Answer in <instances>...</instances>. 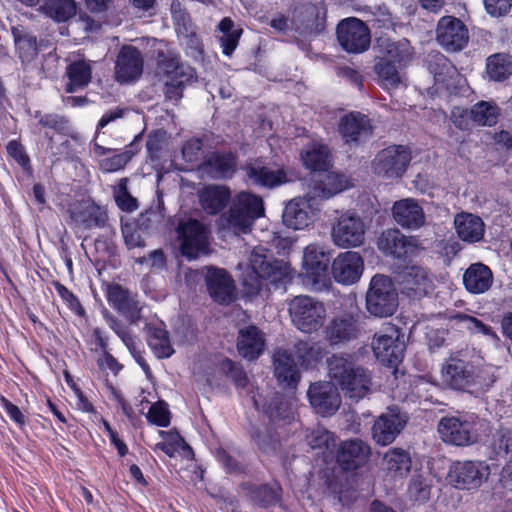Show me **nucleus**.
<instances>
[{"instance_id":"nucleus-1","label":"nucleus","mask_w":512,"mask_h":512,"mask_svg":"<svg viewBox=\"0 0 512 512\" xmlns=\"http://www.w3.org/2000/svg\"><path fill=\"white\" fill-rule=\"evenodd\" d=\"M249 263L251 274L244 279V285L250 294L268 290L270 285L278 288L290 279L288 264L275 259L263 246H257L251 251Z\"/></svg>"},{"instance_id":"nucleus-2","label":"nucleus","mask_w":512,"mask_h":512,"mask_svg":"<svg viewBox=\"0 0 512 512\" xmlns=\"http://www.w3.org/2000/svg\"><path fill=\"white\" fill-rule=\"evenodd\" d=\"M328 375L336 386H339L345 397L358 402L371 389V373L356 364L351 357L334 354L328 361Z\"/></svg>"},{"instance_id":"nucleus-3","label":"nucleus","mask_w":512,"mask_h":512,"mask_svg":"<svg viewBox=\"0 0 512 512\" xmlns=\"http://www.w3.org/2000/svg\"><path fill=\"white\" fill-rule=\"evenodd\" d=\"M264 211L261 197L240 192L233 198L228 213L221 217V225L235 235L247 234L255 220L264 215Z\"/></svg>"},{"instance_id":"nucleus-4","label":"nucleus","mask_w":512,"mask_h":512,"mask_svg":"<svg viewBox=\"0 0 512 512\" xmlns=\"http://www.w3.org/2000/svg\"><path fill=\"white\" fill-rule=\"evenodd\" d=\"M156 59L162 73L165 97L178 102L183 96L185 87L195 78L194 69L180 63L178 53L173 50H159Z\"/></svg>"},{"instance_id":"nucleus-5","label":"nucleus","mask_w":512,"mask_h":512,"mask_svg":"<svg viewBox=\"0 0 512 512\" xmlns=\"http://www.w3.org/2000/svg\"><path fill=\"white\" fill-rule=\"evenodd\" d=\"M367 311L379 318L392 316L398 308V294L391 279L375 275L366 294Z\"/></svg>"},{"instance_id":"nucleus-6","label":"nucleus","mask_w":512,"mask_h":512,"mask_svg":"<svg viewBox=\"0 0 512 512\" xmlns=\"http://www.w3.org/2000/svg\"><path fill=\"white\" fill-rule=\"evenodd\" d=\"M441 380L444 385L456 390H464L472 385L489 387L494 382L492 377L486 380L480 374L476 375L473 365L457 355H451L442 364Z\"/></svg>"},{"instance_id":"nucleus-7","label":"nucleus","mask_w":512,"mask_h":512,"mask_svg":"<svg viewBox=\"0 0 512 512\" xmlns=\"http://www.w3.org/2000/svg\"><path fill=\"white\" fill-rule=\"evenodd\" d=\"M289 313L293 324L304 333L320 329L326 318L323 303L310 296H297L289 303Z\"/></svg>"},{"instance_id":"nucleus-8","label":"nucleus","mask_w":512,"mask_h":512,"mask_svg":"<svg viewBox=\"0 0 512 512\" xmlns=\"http://www.w3.org/2000/svg\"><path fill=\"white\" fill-rule=\"evenodd\" d=\"M366 224L355 212H344L339 215L331 226V240L339 248H356L365 240Z\"/></svg>"},{"instance_id":"nucleus-9","label":"nucleus","mask_w":512,"mask_h":512,"mask_svg":"<svg viewBox=\"0 0 512 512\" xmlns=\"http://www.w3.org/2000/svg\"><path fill=\"white\" fill-rule=\"evenodd\" d=\"M176 232L180 251L188 259H196L208 249L207 229L198 220L189 219L180 222Z\"/></svg>"},{"instance_id":"nucleus-10","label":"nucleus","mask_w":512,"mask_h":512,"mask_svg":"<svg viewBox=\"0 0 512 512\" xmlns=\"http://www.w3.org/2000/svg\"><path fill=\"white\" fill-rule=\"evenodd\" d=\"M411 160L409 149L393 145L381 150L373 160L374 173L387 179L401 177Z\"/></svg>"},{"instance_id":"nucleus-11","label":"nucleus","mask_w":512,"mask_h":512,"mask_svg":"<svg viewBox=\"0 0 512 512\" xmlns=\"http://www.w3.org/2000/svg\"><path fill=\"white\" fill-rule=\"evenodd\" d=\"M336 33L340 46L348 53H362L370 46L369 28L358 18L341 20L337 25Z\"/></svg>"},{"instance_id":"nucleus-12","label":"nucleus","mask_w":512,"mask_h":512,"mask_svg":"<svg viewBox=\"0 0 512 512\" xmlns=\"http://www.w3.org/2000/svg\"><path fill=\"white\" fill-rule=\"evenodd\" d=\"M490 468L483 461H463L454 463L449 478L458 489H476L489 477Z\"/></svg>"},{"instance_id":"nucleus-13","label":"nucleus","mask_w":512,"mask_h":512,"mask_svg":"<svg viewBox=\"0 0 512 512\" xmlns=\"http://www.w3.org/2000/svg\"><path fill=\"white\" fill-rule=\"evenodd\" d=\"M307 397L315 413L322 417L334 415L341 406V396L334 382L318 381L312 383Z\"/></svg>"},{"instance_id":"nucleus-14","label":"nucleus","mask_w":512,"mask_h":512,"mask_svg":"<svg viewBox=\"0 0 512 512\" xmlns=\"http://www.w3.org/2000/svg\"><path fill=\"white\" fill-rule=\"evenodd\" d=\"M441 439L455 446H466L476 441V429L472 420L467 417H444L438 425Z\"/></svg>"},{"instance_id":"nucleus-15","label":"nucleus","mask_w":512,"mask_h":512,"mask_svg":"<svg viewBox=\"0 0 512 512\" xmlns=\"http://www.w3.org/2000/svg\"><path fill=\"white\" fill-rule=\"evenodd\" d=\"M436 40L447 51H461L469 41L468 29L460 19L443 16L437 24Z\"/></svg>"},{"instance_id":"nucleus-16","label":"nucleus","mask_w":512,"mask_h":512,"mask_svg":"<svg viewBox=\"0 0 512 512\" xmlns=\"http://www.w3.org/2000/svg\"><path fill=\"white\" fill-rule=\"evenodd\" d=\"M371 347L377 360L385 365L394 366L403 359L405 346L396 328H390L389 333H376Z\"/></svg>"},{"instance_id":"nucleus-17","label":"nucleus","mask_w":512,"mask_h":512,"mask_svg":"<svg viewBox=\"0 0 512 512\" xmlns=\"http://www.w3.org/2000/svg\"><path fill=\"white\" fill-rule=\"evenodd\" d=\"M377 246L384 254L397 259L416 256L419 251L418 241L413 237H406L397 229L382 232Z\"/></svg>"},{"instance_id":"nucleus-18","label":"nucleus","mask_w":512,"mask_h":512,"mask_svg":"<svg viewBox=\"0 0 512 512\" xmlns=\"http://www.w3.org/2000/svg\"><path fill=\"white\" fill-rule=\"evenodd\" d=\"M144 58L134 46H123L115 62V79L121 83L136 81L143 72Z\"/></svg>"},{"instance_id":"nucleus-19","label":"nucleus","mask_w":512,"mask_h":512,"mask_svg":"<svg viewBox=\"0 0 512 512\" xmlns=\"http://www.w3.org/2000/svg\"><path fill=\"white\" fill-rule=\"evenodd\" d=\"M363 270L364 261L358 252H342L332 262V275L335 281L344 285L356 283Z\"/></svg>"},{"instance_id":"nucleus-20","label":"nucleus","mask_w":512,"mask_h":512,"mask_svg":"<svg viewBox=\"0 0 512 512\" xmlns=\"http://www.w3.org/2000/svg\"><path fill=\"white\" fill-rule=\"evenodd\" d=\"M205 280L210 296L221 304H228L234 299V284L230 275L222 268L205 267Z\"/></svg>"},{"instance_id":"nucleus-21","label":"nucleus","mask_w":512,"mask_h":512,"mask_svg":"<svg viewBox=\"0 0 512 512\" xmlns=\"http://www.w3.org/2000/svg\"><path fill=\"white\" fill-rule=\"evenodd\" d=\"M108 303L129 321L136 322L140 318L141 306L137 300V294L125 289L119 284L108 287Z\"/></svg>"},{"instance_id":"nucleus-22","label":"nucleus","mask_w":512,"mask_h":512,"mask_svg":"<svg viewBox=\"0 0 512 512\" xmlns=\"http://www.w3.org/2000/svg\"><path fill=\"white\" fill-rule=\"evenodd\" d=\"M377 59L405 66L412 58L413 48L410 42L403 38L393 40L389 37L381 36L376 40Z\"/></svg>"},{"instance_id":"nucleus-23","label":"nucleus","mask_w":512,"mask_h":512,"mask_svg":"<svg viewBox=\"0 0 512 512\" xmlns=\"http://www.w3.org/2000/svg\"><path fill=\"white\" fill-rule=\"evenodd\" d=\"M406 422L407 419L404 415L393 411L380 415L372 427L373 439L382 446L391 444L400 434Z\"/></svg>"},{"instance_id":"nucleus-24","label":"nucleus","mask_w":512,"mask_h":512,"mask_svg":"<svg viewBox=\"0 0 512 512\" xmlns=\"http://www.w3.org/2000/svg\"><path fill=\"white\" fill-rule=\"evenodd\" d=\"M274 375L286 387H296L301 379L300 370L292 351L279 349L273 356Z\"/></svg>"},{"instance_id":"nucleus-25","label":"nucleus","mask_w":512,"mask_h":512,"mask_svg":"<svg viewBox=\"0 0 512 512\" xmlns=\"http://www.w3.org/2000/svg\"><path fill=\"white\" fill-rule=\"evenodd\" d=\"M370 455V447L360 439H350L341 443L337 452V462L343 470L352 471L362 466Z\"/></svg>"},{"instance_id":"nucleus-26","label":"nucleus","mask_w":512,"mask_h":512,"mask_svg":"<svg viewBox=\"0 0 512 512\" xmlns=\"http://www.w3.org/2000/svg\"><path fill=\"white\" fill-rule=\"evenodd\" d=\"M71 220L83 229L103 228L108 216L106 211L93 202H83L69 209Z\"/></svg>"},{"instance_id":"nucleus-27","label":"nucleus","mask_w":512,"mask_h":512,"mask_svg":"<svg viewBox=\"0 0 512 512\" xmlns=\"http://www.w3.org/2000/svg\"><path fill=\"white\" fill-rule=\"evenodd\" d=\"M399 280L406 293L415 298L428 294L433 287V281L428 272L420 266L406 267L399 275Z\"/></svg>"},{"instance_id":"nucleus-28","label":"nucleus","mask_w":512,"mask_h":512,"mask_svg":"<svg viewBox=\"0 0 512 512\" xmlns=\"http://www.w3.org/2000/svg\"><path fill=\"white\" fill-rule=\"evenodd\" d=\"M370 119L359 112H351L341 118L339 132L346 142L358 143L372 134Z\"/></svg>"},{"instance_id":"nucleus-29","label":"nucleus","mask_w":512,"mask_h":512,"mask_svg":"<svg viewBox=\"0 0 512 512\" xmlns=\"http://www.w3.org/2000/svg\"><path fill=\"white\" fill-rule=\"evenodd\" d=\"M329 255L323 247L309 244L304 249L303 267L314 283L324 282L327 278Z\"/></svg>"},{"instance_id":"nucleus-30","label":"nucleus","mask_w":512,"mask_h":512,"mask_svg":"<svg viewBox=\"0 0 512 512\" xmlns=\"http://www.w3.org/2000/svg\"><path fill=\"white\" fill-rule=\"evenodd\" d=\"M265 338L262 331L254 325L239 329L237 349L239 354L249 360L257 359L264 351Z\"/></svg>"},{"instance_id":"nucleus-31","label":"nucleus","mask_w":512,"mask_h":512,"mask_svg":"<svg viewBox=\"0 0 512 512\" xmlns=\"http://www.w3.org/2000/svg\"><path fill=\"white\" fill-rule=\"evenodd\" d=\"M393 217L395 221L406 229H419L425 223V214L422 207L413 199H403L394 203Z\"/></svg>"},{"instance_id":"nucleus-32","label":"nucleus","mask_w":512,"mask_h":512,"mask_svg":"<svg viewBox=\"0 0 512 512\" xmlns=\"http://www.w3.org/2000/svg\"><path fill=\"white\" fill-rule=\"evenodd\" d=\"M356 319L346 315L333 319L326 327V339L330 344L336 345L356 339L359 335Z\"/></svg>"},{"instance_id":"nucleus-33","label":"nucleus","mask_w":512,"mask_h":512,"mask_svg":"<svg viewBox=\"0 0 512 512\" xmlns=\"http://www.w3.org/2000/svg\"><path fill=\"white\" fill-rule=\"evenodd\" d=\"M493 283L491 269L483 263L471 264L463 274L465 289L471 294H483L487 292Z\"/></svg>"},{"instance_id":"nucleus-34","label":"nucleus","mask_w":512,"mask_h":512,"mask_svg":"<svg viewBox=\"0 0 512 512\" xmlns=\"http://www.w3.org/2000/svg\"><path fill=\"white\" fill-rule=\"evenodd\" d=\"M349 187V182L342 174L335 172H326L319 174L313 179L311 189L312 197L329 199Z\"/></svg>"},{"instance_id":"nucleus-35","label":"nucleus","mask_w":512,"mask_h":512,"mask_svg":"<svg viewBox=\"0 0 512 512\" xmlns=\"http://www.w3.org/2000/svg\"><path fill=\"white\" fill-rule=\"evenodd\" d=\"M454 225L458 237L464 242L475 243L482 240L484 236V222L474 214L465 212L457 214Z\"/></svg>"},{"instance_id":"nucleus-36","label":"nucleus","mask_w":512,"mask_h":512,"mask_svg":"<svg viewBox=\"0 0 512 512\" xmlns=\"http://www.w3.org/2000/svg\"><path fill=\"white\" fill-rule=\"evenodd\" d=\"M313 217L309 201L307 199L291 200L284 208L283 222L292 229L299 230L307 227Z\"/></svg>"},{"instance_id":"nucleus-37","label":"nucleus","mask_w":512,"mask_h":512,"mask_svg":"<svg viewBox=\"0 0 512 512\" xmlns=\"http://www.w3.org/2000/svg\"><path fill=\"white\" fill-rule=\"evenodd\" d=\"M65 76L68 78L65 90L73 93L86 88L92 79V61L77 59L66 67Z\"/></svg>"},{"instance_id":"nucleus-38","label":"nucleus","mask_w":512,"mask_h":512,"mask_svg":"<svg viewBox=\"0 0 512 512\" xmlns=\"http://www.w3.org/2000/svg\"><path fill=\"white\" fill-rule=\"evenodd\" d=\"M246 175L251 183L267 188H274L288 181L283 169L274 170L257 163L246 167Z\"/></svg>"},{"instance_id":"nucleus-39","label":"nucleus","mask_w":512,"mask_h":512,"mask_svg":"<svg viewBox=\"0 0 512 512\" xmlns=\"http://www.w3.org/2000/svg\"><path fill=\"white\" fill-rule=\"evenodd\" d=\"M303 165L312 171L326 172L331 165V154L328 147L318 141L307 144L301 152Z\"/></svg>"},{"instance_id":"nucleus-40","label":"nucleus","mask_w":512,"mask_h":512,"mask_svg":"<svg viewBox=\"0 0 512 512\" xmlns=\"http://www.w3.org/2000/svg\"><path fill=\"white\" fill-rule=\"evenodd\" d=\"M203 169L213 178H228L236 169V156L231 152H213L203 162Z\"/></svg>"},{"instance_id":"nucleus-41","label":"nucleus","mask_w":512,"mask_h":512,"mask_svg":"<svg viewBox=\"0 0 512 512\" xmlns=\"http://www.w3.org/2000/svg\"><path fill=\"white\" fill-rule=\"evenodd\" d=\"M230 198V190L224 186H207L199 194L201 207L211 215L220 212Z\"/></svg>"},{"instance_id":"nucleus-42","label":"nucleus","mask_w":512,"mask_h":512,"mask_svg":"<svg viewBox=\"0 0 512 512\" xmlns=\"http://www.w3.org/2000/svg\"><path fill=\"white\" fill-rule=\"evenodd\" d=\"M409 453L400 448L388 450L383 457V469L393 478L406 476L411 469Z\"/></svg>"},{"instance_id":"nucleus-43","label":"nucleus","mask_w":512,"mask_h":512,"mask_svg":"<svg viewBox=\"0 0 512 512\" xmlns=\"http://www.w3.org/2000/svg\"><path fill=\"white\" fill-rule=\"evenodd\" d=\"M243 489L247 491L250 499L261 507L272 506L280 501L281 487L277 483L262 485L244 484Z\"/></svg>"},{"instance_id":"nucleus-44","label":"nucleus","mask_w":512,"mask_h":512,"mask_svg":"<svg viewBox=\"0 0 512 512\" xmlns=\"http://www.w3.org/2000/svg\"><path fill=\"white\" fill-rule=\"evenodd\" d=\"M403 66L375 58L374 71L380 85L385 89L396 88L402 83L399 69Z\"/></svg>"},{"instance_id":"nucleus-45","label":"nucleus","mask_w":512,"mask_h":512,"mask_svg":"<svg viewBox=\"0 0 512 512\" xmlns=\"http://www.w3.org/2000/svg\"><path fill=\"white\" fill-rule=\"evenodd\" d=\"M292 353L304 368L315 367L323 357V349L320 344L305 341L296 343Z\"/></svg>"},{"instance_id":"nucleus-46","label":"nucleus","mask_w":512,"mask_h":512,"mask_svg":"<svg viewBox=\"0 0 512 512\" xmlns=\"http://www.w3.org/2000/svg\"><path fill=\"white\" fill-rule=\"evenodd\" d=\"M234 26V22L229 17L223 18L218 25V29L222 33L219 41L222 47V52L226 56H231L233 54L242 35V29H235Z\"/></svg>"},{"instance_id":"nucleus-47","label":"nucleus","mask_w":512,"mask_h":512,"mask_svg":"<svg viewBox=\"0 0 512 512\" xmlns=\"http://www.w3.org/2000/svg\"><path fill=\"white\" fill-rule=\"evenodd\" d=\"M472 121L481 126H493L497 123L500 108L490 101H479L471 108Z\"/></svg>"},{"instance_id":"nucleus-48","label":"nucleus","mask_w":512,"mask_h":512,"mask_svg":"<svg viewBox=\"0 0 512 512\" xmlns=\"http://www.w3.org/2000/svg\"><path fill=\"white\" fill-rule=\"evenodd\" d=\"M148 345L158 358H169L174 353L168 332L160 327L150 330Z\"/></svg>"},{"instance_id":"nucleus-49","label":"nucleus","mask_w":512,"mask_h":512,"mask_svg":"<svg viewBox=\"0 0 512 512\" xmlns=\"http://www.w3.org/2000/svg\"><path fill=\"white\" fill-rule=\"evenodd\" d=\"M487 73L495 81H504L512 73L511 58L505 54H495L487 59Z\"/></svg>"},{"instance_id":"nucleus-50","label":"nucleus","mask_w":512,"mask_h":512,"mask_svg":"<svg viewBox=\"0 0 512 512\" xmlns=\"http://www.w3.org/2000/svg\"><path fill=\"white\" fill-rule=\"evenodd\" d=\"M306 441L313 450H332L336 446L334 434L324 427L311 430L306 435Z\"/></svg>"},{"instance_id":"nucleus-51","label":"nucleus","mask_w":512,"mask_h":512,"mask_svg":"<svg viewBox=\"0 0 512 512\" xmlns=\"http://www.w3.org/2000/svg\"><path fill=\"white\" fill-rule=\"evenodd\" d=\"M13 37L19 57L22 61H31L38 52L36 37L28 33L13 30Z\"/></svg>"},{"instance_id":"nucleus-52","label":"nucleus","mask_w":512,"mask_h":512,"mask_svg":"<svg viewBox=\"0 0 512 512\" xmlns=\"http://www.w3.org/2000/svg\"><path fill=\"white\" fill-rule=\"evenodd\" d=\"M45 7L49 15L58 22H64L76 14L74 0H45Z\"/></svg>"},{"instance_id":"nucleus-53","label":"nucleus","mask_w":512,"mask_h":512,"mask_svg":"<svg viewBox=\"0 0 512 512\" xmlns=\"http://www.w3.org/2000/svg\"><path fill=\"white\" fill-rule=\"evenodd\" d=\"M455 319L471 333H480L489 338L494 343L499 341V337L497 333L492 329V327L486 325L481 320L464 313H458L455 316Z\"/></svg>"},{"instance_id":"nucleus-54","label":"nucleus","mask_w":512,"mask_h":512,"mask_svg":"<svg viewBox=\"0 0 512 512\" xmlns=\"http://www.w3.org/2000/svg\"><path fill=\"white\" fill-rule=\"evenodd\" d=\"M135 152L132 149H126L100 161V169L103 172L110 173L123 169L134 157Z\"/></svg>"},{"instance_id":"nucleus-55","label":"nucleus","mask_w":512,"mask_h":512,"mask_svg":"<svg viewBox=\"0 0 512 512\" xmlns=\"http://www.w3.org/2000/svg\"><path fill=\"white\" fill-rule=\"evenodd\" d=\"M410 500L418 503H425L430 497V485L422 475H414L408 487Z\"/></svg>"},{"instance_id":"nucleus-56","label":"nucleus","mask_w":512,"mask_h":512,"mask_svg":"<svg viewBox=\"0 0 512 512\" xmlns=\"http://www.w3.org/2000/svg\"><path fill=\"white\" fill-rule=\"evenodd\" d=\"M117 205L124 211L132 212L137 209L136 199L128 191V179L122 178L114 188Z\"/></svg>"},{"instance_id":"nucleus-57","label":"nucleus","mask_w":512,"mask_h":512,"mask_svg":"<svg viewBox=\"0 0 512 512\" xmlns=\"http://www.w3.org/2000/svg\"><path fill=\"white\" fill-rule=\"evenodd\" d=\"M491 446L497 455L512 451V429L500 426L493 435Z\"/></svg>"},{"instance_id":"nucleus-58","label":"nucleus","mask_w":512,"mask_h":512,"mask_svg":"<svg viewBox=\"0 0 512 512\" xmlns=\"http://www.w3.org/2000/svg\"><path fill=\"white\" fill-rule=\"evenodd\" d=\"M220 369L231 378L237 387L244 388L247 385L248 378L239 364L230 359H224L220 363Z\"/></svg>"},{"instance_id":"nucleus-59","label":"nucleus","mask_w":512,"mask_h":512,"mask_svg":"<svg viewBox=\"0 0 512 512\" xmlns=\"http://www.w3.org/2000/svg\"><path fill=\"white\" fill-rule=\"evenodd\" d=\"M147 419L150 423L160 427L169 426L170 412L168 410V405L163 401L154 403L147 413Z\"/></svg>"},{"instance_id":"nucleus-60","label":"nucleus","mask_w":512,"mask_h":512,"mask_svg":"<svg viewBox=\"0 0 512 512\" xmlns=\"http://www.w3.org/2000/svg\"><path fill=\"white\" fill-rule=\"evenodd\" d=\"M35 117H39V124L57 133H64L68 129V120L59 114H41L37 112Z\"/></svg>"},{"instance_id":"nucleus-61","label":"nucleus","mask_w":512,"mask_h":512,"mask_svg":"<svg viewBox=\"0 0 512 512\" xmlns=\"http://www.w3.org/2000/svg\"><path fill=\"white\" fill-rule=\"evenodd\" d=\"M203 140L201 138H191L185 142L182 147V154L187 162H196L203 156Z\"/></svg>"},{"instance_id":"nucleus-62","label":"nucleus","mask_w":512,"mask_h":512,"mask_svg":"<svg viewBox=\"0 0 512 512\" xmlns=\"http://www.w3.org/2000/svg\"><path fill=\"white\" fill-rule=\"evenodd\" d=\"M107 322L109 327L120 337L129 351L135 352V338L131 335L127 327L112 316L107 318Z\"/></svg>"},{"instance_id":"nucleus-63","label":"nucleus","mask_w":512,"mask_h":512,"mask_svg":"<svg viewBox=\"0 0 512 512\" xmlns=\"http://www.w3.org/2000/svg\"><path fill=\"white\" fill-rule=\"evenodd\" d=\"M253 438L259 449L264 453H274L277 451L280 445L278 439L274 438L268 429H265L264 432H254Z\"/></svg>"},{"instance_id":"nucleus-64","label":"nucleus","mask_w":512,"mask_h":512,"mask_svg":"<svg viewBox=\"0 0 512 512\" xmlns=\"http://www.w3.org/2000/svg\"><path fill=\"white\" fill-rule=\"evenodd\" d=\"M54 288L59 296L69 305V307L78 315H84L85 311L78 298L60 282H54Z\"/></svg>"}]
</instances>
